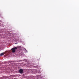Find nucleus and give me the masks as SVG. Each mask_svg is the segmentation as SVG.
<instances>
[{"label": "nucleus", "instance_id": "20e7f679", "mask_svg": "<svg viewBox=\"0 0 79 79\" xmlns=\"http://www.w3.org/2000/svg\"><path fill=\"white\" fill-rule=\"evenodd\" d=\"M2 79V78H0V79Z\"/></svg>", "mask_w": 79, "mask_h": 79}, {"label": "nucleus", "instance_id": "f03ea898", "mask_svg": "<svg viewBox=\"0 0 79 79\" xmlns=\"http://www.w3.org/2000/svg\"><path fill=\"white\" fill-rule=\"evenodd\" d=\"M19 72L20 73H23V69H19Z\"/></svg>", "mask_w": 79, "mask_h": 79}, {"label": "nucleus", "instance_id": "7ed1b4c3", "mask_svg": "<svg viewBox=\"0 0 79 79\" xmlns=\"http://www.w3.org/2000/svg\"><path fill=\"white\" fill-rule=\"evenodd\" d=\"M4 55V53H1L0 54V56H3Z\"/></svg>", "mask_w": 79, "mask_h": 79}, {"label": "nucleus", "instance_id": "f257e3e1", "mask_svg": "<svg viewBox=\"0 0 79 79\" xmlns=\"http://www.w3.org/2000/svg\"><path fill=\"white\" fill-rule=\"evenodd\" d=\"M17 49H18V48L15 47L12 48L11 50L12 51V52H13V53H15L16 52V50H17Z\"/></svg>", "mask_w": 79, "mask_h": 79}]
</instances>
